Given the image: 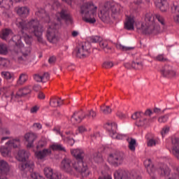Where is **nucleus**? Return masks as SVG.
Instances as JSON below:
<instances>
[{"label":"nucleus","instance_id":"a211bd4d","mask_svg":"<svg viewBox=\"0 0 179 179\" xmlns=\"http://www.w3.org/2000/svg\"><path fill=\"white\" fill-rule=\"evenodd\" d=\"M56 20L61 22V20H65L68 24H72V17L68 13V10L62 9L61 12L56 14Z\"/></svg>","mask_w":179,"mask_h":179},{"label":"nucleus","instance_id":"9d476101","mask_svg":"<svg viewBox=\"0 0 179 179\" xmlns=\"http://www.w3.org/2000/svg\"><path fill=\"white\" fill-rule=\"evenodd\" d=\"M155 5L160 9L161 12H167L170 8V5L172 10L179 12V1H170V3L167 1H155Z\"/></svg>","mask_w":179,"mask_h":179},{"label":"nucleus","instance_id":"5701e85b","mask_svg":"<svg viewBox=\"0 0 179 179\" xmlns=\"http://www.w3.org/2000/svg\"><path fill=\"white\" fill-rule=\"evenodd\" d=\"M24 139L28 142L27 148H34V141L37 139V134L33 132L27 133L24 135Z\"/></svg>","mask_w":179,"mask_h":179},{"label":"nucleus","instance_id":"0e129e2a","mask_svg":"<svg viewBox=\"0 0 179 179\" xmlns=\"http://www.w3.org/2000/svg\"><path fill=\"white\" fill-rule=\"evenodd\" d=\"M173 20L174 22H176V23H178L179 24V15L173 16Z\"/></svg>","mask_w":179,"mask_h":179},{"label":"nucleus","instance_id":"f3484780","mask_svg":"<svg viewBox=\"0 0 179 179\" xmlns=\"http://www.w3.org/2000/svg\"><path fill=\"white\" fill-rule=\"evenodd\" d=\"M71 161L70 159L64 158L61 164H60V169L65 173H68V174H71V176L75 175V168H73V164L71 165Z\"/></svg>","mask_w":179,"mask_h":179},{"label":"nucleus","instance_id":"cd10ccee","mask_svg":"<svg viewBox=\"0 0 179 179\" xmlns=\"http://www.w3.org/2000/svg\"><path fill=\"white\" fill-rule=\"evenodd\" d=\"M13 36V32L9 29H4L0 33V37L2 40H8Z\"/></svg>","mask_w":179,"mask_h":179},{"label":"nucleus","instance_id":"c85d7f7f","mask_svg":"<svg viewBox=\"0 0 179 179\" xmlns=\"http://www.w3.org/2000/svg\"><path fill=\"white\" fill-rule=\"evenodd\" d=\"M17 13L21 17H27L30 13V10L27 7H20L17 9Z\"/></svg>","mask_w":179,"mask_h":179},{"label":"nucleus","instance_id":"4c0bfd02","mask_svg":"<svg viewBox=\"0 0 179 179\" xmlns=\"http://www.w3.org/2000/svg\"><path fill=\"white\" fill-rule=\"evenodd\" d=\"M0 54L2 55L8 54V46L6 44L0 43Z\"/></svg>","mask_w":179,"mask_h":179},{"label":"nucleus","instance_id":"7c9ffc66","mask_svg":"<svg viewBox=\"0 0 179 179\" xmlns=\"http://www.w3.org/2000/svg\"><path fill=\"white\" fill-rule=\"evenodd\" d=\"M50 104L52 107H59V106H62L64 104V101L59 98H52L50 100Z\"/></svg>","mask_w":179,"mask_h":179},{"label":"nucleus","instance_id":"4be33fe9","mask_svg":"<svg viewBox=\"0 0 179 179\" xmlns=\"http://www.w3.org/2000/svg\"><path fill=\"white\" fill-rule=\"evenodd\" d=\"M108 162L112 166H120L122 164V157L118 153L110 154L108 158Z\"/></svg>","mask_w":179,"mask_h":179},{"label":"nucleus","instance_id":"bf43d9fd","mask_svg":"<svg viewBox=\"0 0 179 179\" xmlns=\"http://www.w3.org/2000/svg\"><path fill=\"white\" fill-rule=\"evenodd\" d=\"M78 134H83V132H86L87 129H86L85 127L80 126L78 127Z\"/></svg>","mask_w":179,"mask_h":179},{"label":"nucleus","instance_id":"6ab92c4d","mask_svg":"<svg viewBox=\"0 0 179 179\" xmlns=\"http://www.w3.org/2000/svg\"><path fill=\"white\" fill-rule=\"evenodd\" d=\"M73 54L78 58H85V57H87L89 54H90V52L89 51V49L86 48V45L83 44H80L73 51Z\"/></svg>","mask_w":179,"mask_h":179},{"label":"nucleus","instance_id":"4468645a","mask_svg":"<svg viewBox=\"0 0 179 179\" xmlns=\"http://www.w3.org/2000/svg\"><path fill=\"white\" fill-rule=\"evenodd\" d=\"M114 177L115 179H142V177L138 175L136 172L133 171L129 173V172L122 169L115 171Z\"/></svg>","mask_w":179,"mask_h":179},{"label":"nucleus","instance_id":"20e7f679","mask_svg":"<svg viewBox=\"0 0 179 179\" xmlns=\"http://www.w3.org/2000/svg\"><path fill=\"white\" fill-rule=\"evenodd\" d=\"M29 153L24 150H20L18 151L16 156L17 160L20 162L18 168L21 171V174L24 178L27 177V171L33 173L34 170V162L29 160Z\"/></svg>","mask_w":179,"mask_h":179},{"label":"nucleus","instance_id":"dca6fc26","mask_svg":"<svg viewBox=\"0 0 179 179\" xmlns=\"http://www.w3.org/2000/svg\"><path fill=\"white\" fill-rule=\"evenodd\" d=\"M171 143L166 144V148L170 153L179 160V138L175 136L171 138Z\"/></svg>","mask_w":179,"mask_h":179},{"label":"nucleus","instance_id":"338daca9","mask_svg":"<svg viewBox=\"0 0 179 179\" xmlns=\"http://www.w3.org/2000/svg\"><path fill=\"white\" fill-rule=\"evenodd\" d=\"M117 115L119 117V118H124V117H125V115L121 112H118Z\"/></svg>","mask_w":179,"mask_h":179},{"label":"nucleus","instance_id":"58836bf2","mask_svg":"<svg viewBox=\"0 0 179 179\" xmlns=\"http://www.w3.org/2000/svg\"><path fill=\"white\" fill-rule=\"evenodd\" d=\"M116 47L117 50H121V51H131V50L134 49L132 47L125 46L122 44H117Z\"/></svg>","mask_w":179,"mask_h":179},{"label":"nucleus","instance_id":"1a4fd4ad","mask_svg":"<svg viewBox=\"0 0 179 179\" xmlns=\"http://www.w3.org/2000/svg\"><path fill=\"white\" fill-rule=\"evenodd\" d=\"M96 115V112L93 110H90L87 114H85V112L82 110L76 111L71 117V122L73 124H79L82 122V120H85V118H87V120H94Z\"/></svg>","mask_w":179,"mask_h":179},{"label":"nucleus","instance_id":"de8ad7c7","mask_svg":"<svg viewBox=\"0 0 179 179\" xmlns=\"http://www.w3.org/2000/svg\"><path fill=\"white\" fill-rule=\"evenodd\" d=\"M103 68H106V69H108L110 68H113L114 66V64L111 62H105L103 65Z\"/></svg>","mask_w":179,"mask_h":179},{"label":"nucleus","instance_id":"e2e57ef3","mask_svg":"<svg viewBox=\"0 0 179 179\" xmlns=\"http://www.w3.org/2000/svg\"><path fill=\"white\" fill-rule=\"evenodd\" d=\"M157 61H164V56L163 55H159L157 57Z\"/></svg>","mask_w":179,"mask_h":179},{"label":"nucleus","instance_id":"6e6d98bb","mask_svg":"<svg viewBox=\"0 0 179 179\" xmlns=\"http://www.w3.org/2000/svg\"><path fill=\"white\" fill-rule=\"evenodd\" d=\"M34 80H36V82H43V78H42V76L40 74H35L34 76Z\"/></svg>","mask_w":179,"mask_h":179},{"label":"nucleus","instance_id":"0eeeda50","mask_svg":"<svg viewBox=\"0 0 179 179\" xmlns=\"http://www.w3.org/2000/svg\"><path fill=\"white\" fill-rule=\"evenodd\" d=\"M110 10L112 13H118L120 12V5L115 4L114 1H107L106 4L99 6L98 16L102 22H105L110 16Z\"/></svg>","mask_w":179,"mask_h":179},{"label":"nucleus","instance_id":"c756f323","mask_svg":"<svg viewBox=\"0 0 179 179\" xmlns=\"http://www.w3.org/2000/svg\"><path fill=\"white\" fill-rule=\"evenodd\" d=\"M1 78H3V79H5L6 80H15V73L10 71H1Z\"/></svg>","mask_w":179,"mask_h":179},{"label":"nucleus","instance_id":"69168bd1","mask_svg":"<svg viewBox=\"0 0 179 179\" xmlns=\"http://www.w3.org/2000/svg\"><path fill=\"white\" fill-rule=\"evenodd\" d=\"M71 36L73 37H78V36H79V32L77 31H73L72 33H71Z\"/></svg>","mask_w":179,"mask_h":179},{"label":"nucleus","instance_id":"680f3d73","mask_svg":"<svg viewBox=\"0 0 179 179\" xmlns=\"http://www.w3.org/2000/svg\"><path fill=\"white\" fill-rule=\"evenodd\" d=\"M38 99H40L41 100H43L44 99H45V95L44 94V93L43 92H39L38 95Z\"/></svg>","mask_w":179,"mask_h":179},{"label":"nucleus","instance_id":"09e8293b","mask_svg":"<svg viewBox=\"0 0 179 179\" xmlns=\"http://www.w3.org/2000/svg\"><path fill=\"white\" fill-rule=\"evenodd\" d=\"M170 131V127H165L162 129V131H161V135L162 136V138H164L167 134Z\"/></svg>","mask_w":179,"mask_h":179},{"label":"nucleus","instance_id":"79ce46f5","mask_svg":"<svg viewBox=\"0 0 179 179\" xmlns=\"http://www.w3.org/2000/svg\"><path fill=\"white\" fill-rule=\"evenodd\" d=\"M31 179H45L43 176L40 175L38 173H31Z\"/></svg>","mask_w":179,"mask_h":179},{"label":"nucleus","instance_id":"f257e3e1","mask_svg":"<svg viewBox=\"0 0 179 179\" xmlns=\"http://www.w3.org/2000/svg\"><path fill=\"white\" fill-rule=\"evenodd\" d=\"M16 26L21 29L20 35L14 36L12 37V41L15 43L16 45L15 52L14 58L19 64H26L30 58V53L31 50L30 48L24 47L23 43H22V38H24L26 44L30 45L33 38L29 35L34 34L38 38V41H43V27L40 24V21L37 19H32L29 22L24 21L23 20L18 18L15 22Z\"/></svg>","mask_w":179,"mask_h":179},{"label":"nucleus","instance_id":"b1692460","mask_svg":"<svg viewBox=\"0 0 179 179\" xmlns=\"http://www.w3.org/2000/svg\"><path fill=\"white\" fill-rule=\"evenodd\" d=\"M53 132L56 134V135H59L62 137V139L64 141V142H66L70 146H73V144L75 143V140L73 138H69V137L65 138V136H64V133L61 131V129L59 127H55L52 129Z\"/></svg>","mask_w":179,"mask_h":179},{"label":"nucleus","instance_id":"3c124183","mask_svg":"<svg viewBox=\"0 0 179 179\" xmlns=\"http://www.w3.org/2000/svg\"><path fill=\"white\" fill-rule=\"evenodd\" d=\"M33 128L36 131H40V129H43V125L40 122H36L33 124Z\"/></svg>","mask_w":179,"mask_h":179},{"label":"nucleus","instance_id":"f704fd0d","mask_svg":"<svg viewBox=\"0 0 179 179\" xmlns=\"http://www.w3.org/2000/svg\"><path fill=\"white\" fill-rule=\"evenodd\" d=\"M28 79H29V77L27 76V74H24V73L20 74L17 81V85H24V83L27 82Z\"/></svg>","mask_w":179,"mask_h":179},{"label":"nucleus","instance_id":"f03ea898","mask_svg":"<svg viewBox=\"0 0 179 179\" xmlns=\"http://www.w3.org/2000/svg\"><path fill=\"white\" fill-rule=\"evenodd\" d=\"M155 17L158 20L162 26H164V17L159 14L153 15L152 13H148L145 15L144 20L145 22H136V27L138 33L145 34L146 36H155L160 31V26L155 22Z\"/></svg>","mask_w":179,"mask_h":179},{"label":"nucleus","instance_id":"ea45409f","mask_svg":"<svg viewBox=\"0 0 179 179\" xmlns=\"http://www.w3.org/2000/svg\"><path fill=\"white\" fill-rule=\"evenodd\" d=\"M101 111L103 114H111L112 110L110 109V106H101Z\"/></svg>","mask_w":179,"mask_h":179},{"label":"nucleus","instance_id":"412c9836","mask_svg":"<svg viewBox=\"0 0 179 179\" xmlns=\"http://www.w3.org/2000/svg\"><path fill=\"white\" fill-rule=\"evenodd\" d=\"M33 90V87L31 85H26L18 90L16 94H14V99H17L19 97H24L27 94H30Z\"/></svg>","mask_w":179,"mask_h":179},{"label":"nucleus","instance_id":"603ef678","mask_svg":"<svg viewBox=\"0 0 179 179\" xmlns=\"http://www.w3.org/2000/svg\"><path fill=\"white\" fill-rule=\"evenodd\" d=\"M131 66L136 68V69H142V63L140 62H133Z\"/></svg>","mask_w":179,"mask_h":179},{"label":"nucleus","instance_id":"c03bdc74","mask_svg":"<svg viewBox=\"0 0 179 179\" xmlns=\"http://www.w3.org/2000/svg\"><path fill=\"white\" fill-rule=\"evenodd\" d=\"M99 45L103 50H106V48L108 49V42L107 41H100Z\"/></svg>","mask_w":179,"mask_h":179},{"label":"nucleus","instance_id":"f8f14e48","mask_svg":"<svg viewBox=\"0 0 179 179\" xmlns=\"http://www.w3.org/2000/svg\"><path fill=\"white\" fill-rule=\"evenodd\" d=\"M20 146V140L19 139H12L8 141L6 143L5 146H1L0 148V152L1 153L3 157H6L9 156V153H10L12 149H15V148H19Z\"/></svg>","mask_w":179,"mask_h":179},{"label":"nucleus","instance_id":"7ed1b4c3","mask_svg":"<svg viewBox=\"0 0 179 179\" xmlns=\"http://www.w3.org/2000/svg\"><path fill=\"white\" fill-rule=\"evenodd\" d=\"M71 153L77 161L73 162V167L77 173H80L83 177H87L90 171L87 169V165L83 162L85 152L82 149H71Z\"/></svg>","mask_w":179,"mask_h":179},{"label":"nucleus","instance_id":"423d86ee","mask_svg":"<svg viewBox=\"0 0 179 179\" xmlns=\"http://www.w3.org/2000/svg\"><path fill=\"white\" fill-rule=\"evenodd\" d=\"M80 14L84 22L94 24L97 16V6L92 1L84 3L80 7Z\"/></svg>","mask_w":179,"mask_h":179},{"label":"nucleus","instance_id":"5fc2aeb1","mask_svg":"<svg viewBox=\"0 0 179 179\" xmlns=\"http://www.w3.org/2000/svg\"><path fill=\"white\" fill-rule=\"evenodd\" d=\"M38 110H40V106H34L31 108L30 113L31 114H36L37 113V111H38Z\"/></svg>","mask_w":179,"mask_h":179},{"label":"nucleus","instance_id":"8fccbe9b","mask_svg":"<svg viewBox=\"0 0 179 179\" xmlns=\"http://www.w3.org/2000/svg\"><path fill=\"white\" fill-rule=\"evenodd\" d=\"M167 120H169V115H165L159 117L158 122H167Z\"/></svg>","mask_w":179,"mask_h":179},{"label":"nucleus","instance_id":"ddd939ff","mask_svg":"<svg viewBox=\"0 0 179 179\" xmlns=\"http://www.w3.org/2000/svg\"><path fill=\"white\" fill-rule=\"evenodd\" d=\"M153 113L150 109L147 110L145 113L143 112H136L131 115L132 120H136L137 125L138 127H143V125H148V120L146 115L150 117Z\"/></svg>","mask_w":179,"mask_h":179},{"label":"nucleus","instance_id":"a18cd8bd","mask_svg":"<svg viewBox=\"0 0 179 179\" xmlns=\"http://www.w3.org/2000/svg\"><path fill=\"white\" fill-rule=\"evenodd\" d=\"M12 14H9V10H7L6 13H3V17L4 20H6L7 22H9V20H10Z\"/></svg>","mask_w":179,"mask_h":179},{"label":"nucleus","instance_id":"2eb2a0df","mask_svg":"<svg viewBox=\"0 0 179 179\" xmlns=\"http://www.w3.org/2000/svg\"><path fill=\"white\" fill-rule=\"evenodd\" d=\"M48 24L46 37L50 43H55L57 41V29L59 27V25L51 22V20L48 21Z\"/></svg>","mask_w":179,"mask_h":179},{"label":"nucleus","instance_id":"37998d69","mask_svg":"<svg viewBox=\"0 0 179 179\" xmlns=\"http://www.w3.org/2000/svg\"><path fill=\"white\" fill-rule=\"evenodd\" d=\"M41 76H42V82L43 83H45V82H48V80H50V73H44L41 74Z\"/></svg>","mask_w":179,"mask_h":179},{"label":"nucleus","instance_id":"a878e982","mask_svg":"<svg viewBox=\"0 0 179 179\" xmlns=\"http://www.w3.org/2000/svg\"><path fill=\"white\" fill-rule=\"evenodd\" d=\"M10 171V166L4 160L0 161V174H8Z\"/></svg>","mask_w":179,"mask_h":179},{"label":"nucleus","instance_id":"39448f33","mask_svg":"<svg viewBox=\"0 0 179 179\" xmlns=\"http://www.w3.org/2000/svg\"><path fill=\"white\" fill-rule=\"evenodd\" d=\"M144 166L148 173V174L153 177L157 173L159 176L161 177H164L165 179H176V178H171L169 177L170 176V168L167 166V165L164 164H159L158 165V169H156L153 164H152V159H147L144 161Z\"/></svg>","mask_w":179,"mask_h":179},{"label":"nucleus","instance_id":"6e6552de","mask_svg":"<svg viewBox=\"0 0 179 179\" xmlns=\"http://www.w3.org/2000/svg\"><path fill=\"white\" fill-rule=\"evenodd\" d=\"M51 150L66 152V150H65V147H63L62 144H59L58 143H54L53 144L50 145V148H45L43 150L36 151L35 156L38 160H44V159H45L47 156H50V155H51Z\"/></svg>","mask_w":179,"mask_h":179},{"label":"nucleus","instance_id":"9b49d317","mask_svg":"<svg viewBox=\"0 0 179 179\" xmlns=\"http://www.w3.org/2000/svg\"><path fill=\"white\" fill-rule=\"evenodd\" d=\"M105 128L106 131L109 132L110 136L113 138V139H117L118 141H122L124 139H127L128 136L127 134H118L117 133V123L115 122H110L107 123L105 125Z\"/></svg>","mask_w":179,"mask_h":179},{"label":"nucleus","instance_id":"bb28decb","mask_svg":"<svg viewBox=\"0 0 179 179\" xmlns=\"http://www.w3.org/2000/svg\"><path fill=\"white\" fill-rule=\"evenodd\" d=\"M4 96L5 97H11V99H15V92H10L9 88L3 87L0 88V96Z\"/></svg>","mask_w":179,"mask_h":179},{"label":"nucleus","instance_id":"72a5a7b5","mask_svg":"<svg viewBox=\"0 0 179 179\" xmlns=\"http://www.w3.org/2000/svg\"><path fill=\"white\" fill-rule=\"evenodd\" d=\"M48 143V140L47 138L43 137L38 142L36 145V149H43V148H45Z\"/></svg>","mask_w":179,"mask_h":179},{"label":"nucleus","instance_id":"4d7b16f0","mask_svg":"<svg viewBox=\"0 0 179 179\" xmlns=\"http://www.w3.org/2000/svg\"><path fill=\"white\" fill-rule=\"evenodd\" d=\"M148 146H156V141L155 139H150L148 141Z\"/></svg>","mask_w":179,"mask_h":179},{"label":"nucleus","instance_id":"052dcab7","mask_svg":"<svg viewBox=\"0 0 179 179\" xmlns=\"http://www.w3.org/2000/svg\"><path fill=\"white\" fill-rule=\"evenodd\" d=\"M99 179H113V177L111 175H106L104 176L99 177Z\"/></svg>","mask_w":179,"mask_h":179},{"label":"nucleus","instance_id":"49530a36","mask_svg":"<svg viewBox=\"0 0 179 179\" xmlns=\"http://www.w3.org/2000/svg\"><path fill=\"white\" fill-rule=\"evenodd\" d=\"M0 134H1V135H10V131H9V129H3V128L1 127V120H0Z\"/></svg>","mask_w":179,"mask_h":179},{"label":"nucleus","instance_id":"864d4df0","mask_svg":"<svg viewBox=\"0 0 179 179\" xmlns=\"http://www.w3.org/2000/svg\"><path fill=\"white\" fill-rule=\"evenodd\" d=\"M94 160L96 162V163H101V162H103V157H101V154H99L96 156H94Z\"/></svg>","mask_w":179,"mask_h":179},{"label":"nucleus","instance_id":"2f4dec72","mask_svg":"<svg viewBox=\"0 0 179 179\" xmlns=\"http://www.w3.org/2000/svg\"><path fill=\"white\" fill-rule=\"evenodd\" d=\"M10 61L6 58L0 57V68H10Z\"/></svg>","mask_w":179,"mask_h":179},{"label":"nucleus","instance_id":"473e14b6","mask_svg":"<svg viewBox=\"0 0 179 179\" xmlns=\"http://www.w3.org/2000/svg\"><path fill=\"white\" fill-rule=\"evenodd\" d=\"M127 141L129 143V149L131 152H135L136 149V140L135 138H128Z\"/></svg>","mask_w":179,"mask_h":179},{"label":"nucleus","instance_id":"774afa93","mask_svg":"<svg viewBox=\"0 0 179 179\" xmlns=\"http://www.w3.org/2000/svg\"><path fill=\"white\" fill-rule=\"evenodd\" d=\"M154 113L159 114V113H160V109L157 108H154Z\"/></svg>","mask_w":179,"mask_h":179},{"label":"nucleus","instance_id":"393cba45","mask_svg":"<svg viewBox=\"0 0 179 179\" xmlns=\"http://www.w3.org/2000/svg\"><path fill=\"white\" fill-rule=\"evenodd\" d=\"M135 17L134 16H127L124 22V29L126 30H134Z\"/></svg>","mask_w":179,"mask_h":179},{"label":"nucleus","instance_id":"c9c22d12","mask_svg":"<svg viewBox=\"0 0 179 179\" xmlns=\"http://www.w3.org/2000/svg\"><path fill=\"white\" fill-rule=\"evenodd\" d=\"M36 16H38V17H45V19H50V16H48L47 15V13H45V9H41L39 10H38L36 13H35Z\"/></svg>","mask_w":179,"mask_h":179},{"label":"nucleus","instance_id":"13d9d810","mask_svg":"<svg viewBox=\"0 0 179 179\" xmlns=\"http://www.w3.org/2000/svg\"><path fill=\"white\" fill-rule=\"evenodd\" d=\"M55 61H57V57L55 56H52L48 59V62L51 65H52V64H55Z\"/></svg>","mask_w":179,"mask_h":179},{"label":"nucleus","instance_id":"a19ab883","mask_svg":"<svg viewBox=\"0 0 179 179\" xmlns=\"http://www.w3.org/2000/svg\"><path fill=\"white\" fill-rule=\"evenodd\" d=\"M88 40L90 41V43H99L100 41L101 40V38H100V36H90Z\"/></svg>","mask_w":179,"mask_h":179},{"label":"nucleus","instance_id":"aec40b11","mask_svg":"<svg viewBox=\"0 0 179 179\" xmlns=\"http://www.w3.org/2000/svg\"><path fill=\"white\" fill-rule=\"evenodd\" d=\"M44 175L48 179H61L62 176L58 171L54 172L51 167H45L43 170Z\"/></svg>","mask_w":179,"mask_h":179},{"label":"nucleus","instance_id":"e433bc0d","mask_svg":"<svg viewBox=\"0 0 179 179\" xmlns=\"http://www.w3.org/2000/svg\"><path fill=\"white\" fill-rule=\"evenodd\" d=\"M162 73L165 77L171 78V76H176V71H167V70H162Z\"/></svg>","mask_w":179,"mask_h":179}]
</instances>
